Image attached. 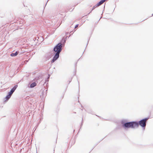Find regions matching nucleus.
<instances>
[{"label": "nucleus", "instance_id": "4", "mask_svg": "<svg viewBox=\"0 0 153 153\" xmlns=\"http://www.w3.org/2000/svg\"><path fill=\"white\" fill-rule=\"evenodd\" d=\"M18 87L17 85H15L14 87L12 88L11 90H10V91L8 93H9L11 94L12 95L13 93L16 90V88Z\"/></svg>", "mask_w": 153, "mask_h": 153}, {"label": "nucleus", "instance_id": "8", "mask_svg": "<svg viewBox=\"0 0 153 153\" xmlns=\"http://www.w3.org/2000/svg\"><path fill=\"white\" fill-rule=\"evenodd\" d=\"M36 85V83L35 82H33L31 83L30 86L31 88H33Z\"/></svg>", "mask_w": 153, "mask_h": 153}, {"label": "nucleus", "instance_id": "15", "mask_svg": "<svg viewBox=\"0 0 153 153\" xmlns=\"http://www.w3.org/2000/svg\"><path fill=\"white\" fill-rule=\"evenodd\" d=\"M81 107L82 108V109H81L82 110L83 109V107L82 106Z\"/></svg>", "mask_w": 153, "mask_h": 153}, {"label": "nucleus", "instance_id": "10", "mask_svg": "<svg viewBox=\"0 0 153 153\" xmlns=\"http://www.w3.org/2000/svg\"><path fill=\"white\" fill-rule=\"evenodd\" d=\"M98 7V6H97V4H96V5H95V6H94L93 8V9H92L91 11L88 13V14H89L91 12V11L93 10H94V9H95L97 7Z\"/></svg>", "mask_w": 153, "mask_h": 153}, {"label": "nucleus", "instance_id": "6", "mask_svg": "<svg viewBox=\"0 0 153 153\" xmlns=\"http://www.w3.org/2000/svg\"><path fill=\"white\" fill-rule=\"evenodd\" d=\"M107 0H101L100 2L98 3L97 4V6H99L100 5L102 4L103 2H104L105 1H107Z\"/></svg>", "mask_w": 153, "mask_h": 153}, {"label": "nucleus", "instance_id": "9", "mask_svg": "<svg viewBox=\"0 0 153 153\" xmlns=\"http://www.w3.org/2000/svg\"><path fill=\"white\" fill-rule=\"evenodd\" d=\"M67 37V36L65 38H64V37H63V39H62V42L63 41V45H64V44L65 43V42H66V39Z\"/></svg>", "mask_w": 153, "mask_h": 153}, {"label": "nucleus", "instance_id": "18", "mask_svg": "<svg viewBox=\"0 0 153 153\" xmlns=\"http://www.w3.org/2000/svg\"><path fill=\"white\" fill-rule=\"evenodd\" d=\"M53 153H54V152H53Z\"/></svg>", "mask_w": 153, "mask_h": 153}, {"label": "nucleus", "instance_id": "3", "mask_svg": "<svg viewBox=\"0 0 153 153\" xmlns=\"http://www.w3.org/2000/svg\"><path fill=\"white\" fill-rule=\"evenodd\" d=\"M149 118H146L142 119L138 122L135 121V127H137L139 125H140L142 128H145L146 126L147 120Z\"/></svg>", "mask_w": 153, "mask_h": 153}, {"label": "nucleus", "instance_id": "11", "mask_svg": "<svg viewBox=\"0 0 153 153\" xmlns=\"http://www.w3.org/2000/svg\"><path fill=\"white\" fill-rule=\"evenodd\" d=\"M79 26V24H76L75 26V28H76L77 27Z\"/></svg>", "mask_w": 153, "mask_h": 153}, {"label": "nucleus", "instance_id": "17", "mask_svg": "<svg viewBox=\"0 0 153 153\" xmlns=\"http://www.w3.org/2000/svg\"><path fill=\"white\" fill-rule=\"evenodd\" d=\"M153 16V13L152 15V16Z\"/></svg>", "mask_w": 153, "mask_h": 153}, {"label": "nucleus", "instance_id": "2", "mask_svg": "<svg viewBox=\"0 0 153 153\" xmlns=\"http://www.w3.org/2000/svg\"><path fill=\"white\" fill-rule=\"evenodd\" d=\"M121 123L124 129L130 128H135L134 121L126 122L125 120H122L121 121Z\"/></svg>", "mask_w": 153, "mask_h": 153}, {"label": "nucleus", "instance_id": "14", "mask_svg": "<svg viewBox=\"0 0 153 153\" xmlns=\"http://www.w3.org/2000/svg\"><path fill=\"white\" fill-rule=\"evenodd\" d=\"M68 34V32H66V34L67 35Z\"/></svg>", "mask_w": 153, "mask_h": 153}, {"label": "nucleus", "instance_id": "13", "mask_svg": "<svg viewBox=\"0 0 153 153\" xmlns=\"http://www.w3.org/2000/svg\"><path fill=\"white\" fill-rule=\"evenodd\" d=\"M83 125V123L82 122L81 123V126H82V125Z\"/></svg>", "mask_w": 153, "mask_h": 153}, {"label": "nucleus", "instance_id": "7", "mask_svg": "<svg viewBox=\"0 0 153 153\" xmlns=\"http://www.w3.org/2000/svg\"><path fill=\"white\" fill-rule=\"evenodd\" d=\"M19 52V51H16L14 53H11L10 54V55L11 56H12V57L16 56L17 55Z\"/></svg>", "mask_w": 153, "mask_h": 153}, {"label": "nucleus", "instance_id": "1", "mask_svg": "<svg viewBox=\"0 0 153 153\" xmlns=\"http://www.w3.org/2000/svg\"><path fill=\"white\" fill-rule=\"evenodd\" d=\"M62 44L59 42L54 48L53 51L55 52V55L51 61V63L54 62L59 56V53L62 50Z\"/></svg>", "mask_w": 153, "mask_h": 153}, {"label": "nucleus", "instance_id": "12", "mask_svg": "<svg viewBox=\"0 0 153 153\" xmlns=\"http://www.w3.org/2000/svg\"><path fill=\"white\" fill-rule=\"evenodd\" d=\"M39 79V77H38V78H36V77L35 78V79L36 80H38V79Z\"/></svg>", "mask_w": 153, "mask_h": 153}, {"label": "nucleus", "instance_id": "16", "mask_svg": "<svg viewBox=\"0 0 153 153\" xmlns=\"http://www.w3.org/2000/svg\"><path fill=\"white\" fill-rule=\"evenodd\" d=\"M48 0L47 1V3H46V4H45V6L47 4V2H48Z\"/></svg>", "mask_w": 153, "mask_h": 153}, {"label": "nucleus", "instance_id": "5", "mask_svg": "<svg viewBox=\"0 0 153 153\" xmlns=\"http://www.w3.org/2000/svg\"><path fill=\"white\" fill-rule=\"evenodd\" d=\"M12 95L8 93L7 95L6 96L5 99L6 100H8L11 97Z\"/></svg>", "mask_w": 153, "mask_h": 153}]
</instances>
